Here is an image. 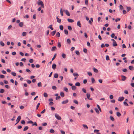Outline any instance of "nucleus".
Listing matches in <instances>:
<instances>
[{
	"label": "nucleus",
	"instance_id": "0eeeda50",
	"mask_svg": "<svg viewBox=\"0 0 134 134\" xmlns=\"http://www.w3.org/2000/svg\"><path fill=\"white\" fill-rule=\"evenodd\" d=\"M24 24V23L23 22H21L19 23V25L20 27H21L23 26Z\"/></svg>",
	"mask_w": 134,
	"mask_h": 134
},
{
	"label": "nucleus",
	"instance_id": "603ef678",
	"mask_svg": "<svg viewBox=\"0 0 134 134\" xmlns=\"http://www.w3.org/2000/svg\"><path fill=\"white\" fill-rule=\"evenodd\" d=\"M52 88L54 90H55L57 88L55 86H53L52 87Z\"/></svg>",
	"mask_w": 134,
	"mask_h": 134
},
{
	"label": "nucleus",
	"instance_id": "f257e3e1",
	"mask_svg": "<svg viewBox=\"0 0 134 134\" xmlns=\"http://www.w3.org/2000/svg\"><path fill=\"white\" fill-rule=\"evenodd\" d=\"M37 4L38 5H41V7L43 8L44 7V4L42 1H40L38 2H37Z\"/></svg>",
	"mask_w": 134,
	"mask_h": 134
},
{
	"label": "nucleus",
	"instance_id": "2f4dec72",
	"mask_svg": "<svg viewBox=\"0 0 134 134\" xmlns=\"http://www.w3.org/2000/svg\"><path fill=\"white\" fill-rule=\"evenodd\" d=\"M0 43L1 45L2 46H4V43L2 41H1L0 42Z\"/></svg>",
	"mask_w": 134,
	"mask_h": 134
},
{
	"label": "nucleus",
	"instance_id": "c756f323",
	"mask_svg": "<svg viewBox=\"0 0 134 134\" xmlns=\"http://www.w3.org/2000/svg\"><path fill=\"white\" fill-rule=\"evenodd\" d=\"M116 115L118 117L121 116V114L119 112H118L116 113Z\"/></svg>",
	"mask_w": 134,
	"mask_h": 134
},
{
	"label": "nucleus",
	"instance_id": "aec40b11",
	"mask_svg": "<svg viewBox=\"0 0 134 134\" xmlns=\"http://www.w3.org/2000/svg\"><path fill=\"white\" fill-rule=\"evenodd\" d=\"M60 12L61 15H62V16H63V11L62 8H61L60 9Z\"/></svg>",
	"mask_w": 134,
	"mask_h": 134
},
{
	"label": "nucleus",
	"instance_id": "393cba45",
	"mask_svg": "<svg viewBox=\"0 0 134 134\" xmlns=\"http://www.w3.org/2000/svg\"><path fill=\"white\" fill-rule=\"evenodd\" d=\"M75 85L76 86H80V84L79 82H77L75 83Z\"/></svg>",
	"mask_w": 134,
	"mask_h": 134
},
{
	"label": "nucleus",
	"instance_id": "473e14b6",
	"mask_svg": "<svg viewBox=\"0 0 134 134\" xmlns=\"http://www.w3.org/2000/svg\"><path fill=\"white\" fill-rule=\"evenodd\" d=\"M50 132L52 133H54V131L52 129H51L49 131Z\"/></svg>",
	"mask_w": 134,
	"mask_h": 134
},
{
	"label": "nucleus",
	"instance_id": "de8ad7c7",
	"mask_svg": "<svg viewBox=\"0 0 134 134\" xmlns=\"http://www.w3.org/2000/svg\"><path fill=\"white\" fill-rule=\"evenodd\" d=\"M27 123L28 124H33V122L31 120L29 121H27Z\"/></svg>",
	"mask_w": 134,
	"mask_h": 134
},
{
	"label": "nucleus",
	"instance_id": "58836bf2",
	"mask_svg": "<svg viewBox=\"0 0 134 134\" xmlns=\"http://www.w3.org/2000/svg\"><path fill=\"white\" fill-rule=\"evenodd\" d=\"M110 119L112 121H114V118L112 116H110Z\"/></svg>",
	"mask_w": 134,
	"mask_h": 134
},
{
	"label": "nucleus",
	"instance_id": "b1692460",
	"mask_svg": "<svg viewBox=\"0 0 134 134\" xmlns=\"http://www.w3.org/2000/svg\"><path fill=\"white\" fill-rule=\"evenodd\" d=\"M59 28L61 30H63V27L62 25H60L59 26Z\"/></svg>",
	"mask_w": 134,
	"mask_h": 134
},
{
	"label": "nucleus",
	"instance_id": "09e8293b",
	"mask_svg": "<svg viewBox=\"0 0 134 134\" xmlns=\"http://www.w3.org/2000/svg\"><path fill=\"white\" fill-rule=\"evenodd\" d=\"M106 59L107 60H109V58L108 55H107L106 56Z\"/></svg>",
	"mask_w": 134,
	"mask_h": 134
},
{
	"label": "nucleus",
	"instance_id": "39448f33",
	"mask_svg": "<svg viewBox=\"0 0 134 134\" xmlns=\"http://www.w3.org/2000/svg\"><path fill=\"white\" fill-rule=\"evenodd\" d=\"M124 98L123 97H119L118 99V101H119L121 102L124 100Z\"/></svg>",
	"mask_w": 134,
	"mask_h": 134
},
{
	"label": "nucleus",
	"instance_id": "ddd939ff",
	"mask_svg": "<svg viewBox=\"0 0 134 134\" xmlns=\"http://www.w3.org/2000/svg\"><path fill=\"white\" fill-rule=\"evenodd\" d=\"M65 12L66 14L68 16H69L70 15L69 12L67 10H65Z\"/></svg>",
	"mask_w": 134,
	"mask_h": 134
},
{
	"label": "nucleus",
	"instance_id": "49530a36",
	"mask_svg": "<svg viewBox=\"0 0 134 134\" xmlns=\"http://www.w3.org/2000/svg\"><path fill=\"white\" fill-rule=\"evenodd\" d=\"M127 11L128 12L131 9V8L130 7H127Z\"/></svg>",
	"mask_w": 134,
	"mask_h": 134
},
{
	"label": "nucleus",
	"instance_id": "3c124183",
	"mask_svg": "<svg viewBox=\"0 0 134 134\" xmlns=\"http://www.w3.org/2000/svg\"><path fill=\"white\" fill-rule=\"evenodd\" d=\"M37 85L38 87H40V86H42L41 82H39L37 84Z\"/></svg>",
	"mask_w": 134,
	"mask_h": 134
},
{
	"label": "nucleus",
	"instance_id": "c9c22d12",
	"mask_svg": "<svg viewBox=\"0 0 134 134\" xmlns=\"http://www.w3.org/2000/svg\"><path fill=\"white\" fill-rule=\"evenodd\" d=\"M64 32L65 34L66 35H68V32L67 30H64Z\"/></svg>",
	"mask_w": 134,
	"mask_h": 134
},
{
	"label": "nucleus",
	"instance_id": "052dcab7",
	"mask_svg": "<svg viewBox=\"0 0 134 134\" xmlns=\"http://www.w3.org/2000/svg\"><path fill=\"white\" fill-rule=\"evenodd\" d=\"M57 21L58 23H60L61 22V19L59 18L57 20Z\"/></svg>",
	"mask_w": 134,
	"mask_h": 134
},
{
	"label": "nucleus",
	"instance_id": "4c0bfd02",
	"mask_svg": "<svg viewBox=\"0 0 134 134\" xmlns=\"http://www.w3.org/2000/svg\"><path fill=\"white\" fill-rule=\"evenodd\" d=\"M82 90L83 91V92H84V93H86V90L84 88H83L82 89Z\"/></svg>",
	"mask_w": 134,
	"mask_h": 134
},
{
	"label": "nucleus",
	"instance_id": "f8f14e48",
	"mask_svg": "<svg viewBox=\"0 0 134 134\" xmlns=\"http://www.w3.org/2000/svg\"><path fill=\"white\" fill-rule=\"evenodd\" d=\"M129 69L131 70H133L134 69V67L132 66H129Z\"/></svg>",
	"mask_w": 134,
	"mask_h": 134
},
{
	"label": "nucleus",
	"instance_id": "f03ea898",
	"mask_svg": "<svg viewBox=\"0 0 134 134\" xmlns=\"http://www.w3.org/2000/svg\"><path fill=\"white\" fill-rule=\"evenodd\" d=\"M55 118L59 120H61L62 119L61 117L58 114H55Z\"/></svg>",
	"mask_w": 134,
	"mask_h": 134
},
{
	"label": "nucleus",
	"instance_id": "cd10ccee",
	"mask_svg": "<svg viewBox=\"0 0 134 134\" xmlns=\"http://www.w3.org/2000/svg\"><path fill=\"white\" fill-rule=\"evenodd\" d=\"M93 70L94 71L96 72L97 73L98 72V70L95 68H93Z\"/></svg>",
	"mask_w": 134,
	"mask_h": 134
},
{
	"label": "nucleus",
	"instance_id": "bf43d9fd",
	"mask_svg": "<svg viewBox=\"0 0 134 134\" xmlns=\"http://www.w3.org/2000/svg\"><path fill=\"white\" fill-rule=\"evenodd\" d=\"M56 54H55L54 55V56L53 57V58L52 59V60H53L54 59V58H55V57H56Z\"/></svg>",
	"mask_w": 134,
	"mask_h": 134
},
{
	"label": "nucleus",
	"instance_id": "7c9ffc66",
	"mask_svg": "<svg viewBox=\"0 0 134 134\" xmlns=\"http://www.w3.org/2000/svg\"><path fill=\"white\" fill-rule=\"evenodd\" d=\"M91 81L92 83H93L95 82V80L93 78H91Z\"/></svg>",
	"mask_w": 134,
	"mask_h": 134
},
{
	"label": "nucleus",
	"instance_id": "f3484780",
	"mask_svg": "<svg viewBox=\"0 0 134 134\" xmlns=\"http://www.w3.org/2000/svg\"><path fill=\"white\" fill-rule=\"evenodd\" d=\"M93 18H90V20H89L88 21V22L90 24H91L93 22Z\"/></svg>",
	"mask_w": 134,
	"mask_h": 134
},
{
	"label": "nucleus",
	"instance_id": "6ab92c4d",
	"mask_svg": "<svg viewBox=\"0 0 134 134\" xmlns=\"http://www.w3.org/2000/svg\"><path fill=\"white\" fill-rule=\"evenodd\" d=\"M48 28L50 29L51 30H53V28L52 27V25H49L48 27Z\"/></svg>",
	"mask_w": 134,
	"mask_h": 134
},
{
	"label": "nucleus",
	"instance_id": "2eb2a0df",
	"mask_svg": "<svg viewBox=\"0 0 134 134\" xmlns=\"http://www.w3.org/2000/svg\"><path fill=\"white\" fill-rule=\"evenodd\" d=\"M86 96L88 99H89V98H90V93H87L86 94Z\"/></svg>",
	"mask_w": 134,
	"mask_h": 134
},
{
	"label": "nucleus",
	"instance_id": "a18cd8bd",
	"mask_svg": "<svg viewBox=\"0 0 134 134\" xmlns=\"http://www.w3.org/2000/svg\"><path fill=\"white\" fill-rule=\"evenodd\" d=\"M56 35L58 37H60V33L59 32H58L57 33Z\"/></svg>",
	"mask_w": 134,
	"mask_h": 134
},
{
	"label": "nucleus",
	"instance_id": "4d7b16f0",
	"mask_svg": "<svg viewBox=\"0 0 134 134\" xmlns=\"http://www.w3.org/2000/svg\"><path fill=\"white\" fill-rule=\"evenodd\" d=\"M83 51L85 53H86L87 52V49L84 48L83 49Z\"/></svg>",
	"mask_w": 134,
	"mask_h": 134
},
{
	"label": "nucleus",
	"instance_id": "c85d7f7f",
	"mask_svg": "<svg viewBox=\"0 0 134 134\" xmlns=\"http://www.w3.org/2000/svg\"><path fill=\"white\" fill-rule=\"evenodd\" d=\"M56 48L55 46H54L51 49V51H54Z\"/></svg>",
	"mask_w": 134,
	"mask_h": 134
},
{
	"label": "nucleus",
	"instance_id": "a878e982",
	"mask_svg": "<svg viewBox=\"0 0 134 134\" xmlns=\"http://www.w3.org/2000/svg\"><path fill=\"white\" fill-rule=\"evenodd\" d=\"M62 55L63 58H66V55L64 53L62 54Z\"/></svg>",
	"mask_w": 134,
	"mask_h": 134
},
{
	"label": "nucleus",
	"instance_id": "79ce46f5",
	"mask_svg": "<svg viewBox=\"0 0 134 134\" xmlns=\"http://www.w3.org/2000/svg\"><path fill=\"white\" fill-rule=\"evenodd\" d=\"M11 74L14 76H15L16 75V73L14 72H12L11 73Z\"/></svg>",
	"mask_w": 134,
	"mask_h": 134
},
{
	"label": "nucleus",
	"instance_id": "6e6d98bb",
	"mask_svg": "<svg viewBox=\"0 0 134 134\" xmlns=\"http://www.w3.org/2000/svg\"><path fill=\"white\" fill-rule=\"evenodd\" d=\"M40 103H38L37 104V106H36V109H38L39 107L40 106Z\"/></svg>",
	"mask_w": 134,
	"mask_h": 134
},
{
	"label": "nucleus",
	"instance_id": "1a4fd4ad",
	"mask_svg": "<svg viewBox=\"0 0 134 134\" xmlns=\"http://www.w3.org/2000/svg\"><path fill=\"white\" fill-rule=\"evenodd\" d=\"M77 26H79L80 27H81V24L80 23V21H77Z\"/></svg>",
	"mask_w": 134,
	"mask_h": 134
},
{
	"label": "nucleus",
	"instance_id": "13d9d810",
	"mask_svg": "<svg viewBox=\"0 0 134 134\" xmlns=\"http://www.w3.org/2000/svg\"><path fill=\"white\" fill-rule=\"evenodd\" d=\"M26 32H23L22 34V35L23 36H25L26 35Z\"/></svg>",
	"mask_w": 134,
	"mask_h": 134
},
{
	"label": "nucleus",
	"instance_id": "9d476101",
	"mask_svg": "<svg viewBox=\"0 0 134 134\" xmlns=\"http://www.w3.org/2000/svg\"><path fill=\"white\" fill-rule=\"evenodd\" d=\"M82 126L84 129H88V127L86 125L83 124L82 125Z\"/></svg>",
	"mask_w": 134,
	"mask_h": 134
},
{
	"label": "nucleus",
	"instance_id": "bb28decb",
	"mask_svg": "<svg viewBox=\"0 0 134 134\" xmlns=\"http://www.w3.org/2000/svg\"><path fill=\"white\" fill-rule=\"evenodd\" d=\"M72 89L73 90H75L76 89V87L75 86H73L71 87Z\"/></svg>",
	"mask_w": 134,
	"mask_h": 134
},
{
	"label": "nucleus",
	"instance_id": "e2e57ef3",
	"mask_svg": "<svg viewBox=\"0 0 134 134\" xmlns=\"http://www.w3.org/2000/svg\"><path fill=\"white\" fill-rule=\"evenodd\" d=\"M26 71L27 72H29V73H30L31 72L30 70L29 69H26Z\"/></svg>",
	"mask_w": 134,
	"mask_h": 134
},
{
	"label": "nucleus",
	"instance_id": "7ed1b4c3",
	"mask_svg": "<svg viewBox=\"0 0 134 134\" xmlns=\"http://www.w3.org/2000/svg\"><path fill=\"white\" fill-rule=\"evenodd\" d=\"M73 75L75 77V80H76L79 76V74L77 73H74L73 74Z\"/></svg>",
	"mask_w": 134,
	"mask_h": 134
},
{
	"label": "nucleus",
	"instance_id": "8fccbe9b",
	"mask_svg": "<svg viewBox=\"0 0 134 134\" xmlns=\"http://www.w3.org/2000/svg\"><path fill=\"white\" fill-rule=\"evenodd\" d=\"M64 90L66 92H67L68 91V88L66 87H64Z\"/></svg>",
	"mask_w": 134,
	"mask_h": 134
},
{
	"label": "nucleus",
	"instance_id": "37998d69",
	"mask_svg": "<svg viewBox=\"0 0 134 134\" xmlns=\"http://www.w3.org/2000/svg\"><path fill=\"white\" fill-rule=\"evenodd\" d=\"M4 92V90L3 89H1L0 90V93H2Z\"/></svg>",
	"mask_w": 134,
	"mask_h": 134
},
{
	"label": "nucleus",
	"instance_id": "a19ab883",
	"mask_svg": "<svg viewBox=\"0 0 134 134\" xmlns=\"http://www.w3.org/2000/svg\"><path fill=\"white\" fill-rule=\"evenodd\" d=\"M43 95L45 97H47L48 96V94L46 93H44L43 94Z\"/></svg>",
	"mask_w": 134,
	"mask_h": 134
},
{
	"label": "nucleus",
	"instance_id": "4be33fe9",
	"mask_svg": "<svg viewBox=\"0 0 134 134\" xmlns=\"http://www.w3.org/2000/svg\"><path fill=\"white\" fill-rule=\"evenodd\" d=\"M28 128H29V127L28 126H26L24 128V130H23V131H26V130H27L28 129Z\"/></svg>",
	"mask_w": 134,
	"mask_h": 134
},
{
	"label": "nucleus",
	"instance_id": "20e7f679",
	"mask_svg": "<svg viewBox=\"0 0 134 134\" xmlns=\"http://www.w3.org/2000/svg\"><path fill=\"white\" fill-rule=\"evenodd\" d=\"M21 119V117L20 116H19L17 118V119L16 120L17 122L15 124V125L17 124L19 121Z\"/></svg>",
	"mask_w": 134,
	"mask_h": 134
},
{
	"label": "nucleus",
	"instance_id": "5701e85b",
	"mask_svg": "<svg viewBox=\"0 0 134 134\" xmlns=\"http://www.w3.org/2000/svg\"><path fill=\"white\" fill-rule=\"evenodd\" d=\"M66 41L67 43H68L69 44H70L71 43V41L69 39H67Z\"/></svg>",
	"mask_w": 134,
	"mask_h": 134
},
{
	"label": "nucleus",
	"instance_id": "423d86ee",
	"mask_svg": "<svg viewBox=\"0 0 134 134\" xmlns=\"http://www.w3.org/2000/svg\"><path fill=\"white\" fill-rule=\"evenodd\" d=\"M68 102V100L66 99L65 100L63 101L62 102V103L63 104H65L67 103Z\"/></svg>",
	"mask_w": 134,
	"mask_h": 134
},
{
	"label": "nucleus",
	"instance_id": "6e6552de",
	"mask_svg": "<svg viewBox=\"0 0 134 134\" xmlns=\"http://www.w3.org/2000/svg\"><path fill=\"white\" fill-rule=\"evenodd\" d=\"M52 67L53 69H55L56 67V65L55 64H53L52 65Z\"/></svg>",
	"mask_w": 134,
	"mask_h": 134
},
{
	"label": "nucleus",
	"instance_id": "5fc2aeb1",
	"mask_svg": "<svg viewBox=\"0 0 134 134\" xmlns=\"http://www.w3.org/2000/svg\"><path fill=\"white\" fill-rule=\"evenodd\" d=\"M26 81L29 84H30L31 83V81L30 80H27Z\"/></svg>",
	"mask_w": 134,
	"mask_h": 134
},
{
	"label": "nucleus",
	"instance_id": "c03bdc74",
	"mask_svg": "<svg viewBox=\"0 0 134 134\" xmlns=\"http://www.w3.org/2000/svg\"><path fill=\"white\" fill-rule=\"evenodd\" d=\"M123 103L125 106H128V104L126 102H123Z\"/></svg>",
	"mask_w": 134,
	"mask_h": 134
},
{
	"label": "nucleus",
	"instance_id": "e433bc0d",
	"mask_svg": "<svg viewBox=\"0 0 134 134\" xmlns=\"http://www.w3.org/2000/svg\"><path fill=\"white\" fill-rule=\"evenodd\" d=\"M68 30L70 31H71L72 29L71 27L70 26H68Z\"/></svg>",
	"mask_w": 134,
	"mask_h": 134
},
{
	"label": "nucleus",
	"instance_id": "72a5a7b5",
	"mask_svg": "<svg viewBox=\"0 0 134 134\" xmlns=\"http://www.w3.org/2000/svg\"><path fill=\"white\" fill-rule=\"evenodd\" d=\"M56 31L55 30L52 32L51 34L53 36L56 33Z\"/></svg>",
	"mask_w": 134,
	"mask_h": 134
},
{
	"label": "nucleus",
	"instance_id": "ea45409f",
	"mask_svg": "<svg viewBox=\"0 0 134 134\" xmlns=\"http://www.w3.org/2000/svg\"><path fill=\"white\" fill-rule=\"evenodd\" d=\"M97 107L98 109H99V110L100 111V112H101L102 111H101V108H100V106H99V105L98 104H97Z\"/></svg>",
	"mask_w": 134,
	"mask_h": 134
},
{
	"label": "nucleus",
	"instance_id": "69168bd1",
	"mask_svg": "<svg viewBox=\"0 0 134 134\" xmlns=\"http://www.w3.org/2000/svg\"><path fill=\"white\" fill-rule=\"evenodd\" d=\"M75 53L77 55H79L80 54V53L79 51H76Z\"/></svg>",
	"mask_w": 134,
	"mask_h": 134
},
{
	"label": "nucleus",
	"instance_id": "dca6fc26",
	"mask_svg": "<svg viewBox=\"0 0 134 134\" xmlns=\"http://www.w3.org/2000/svg\"><path fill=\"white\" fill-rule=\"evenodd\" d=\"M117 45V44L116 41L113 42V46H116Z\"/></svg>",
	"mask_w": 134,
	"mask_h": 134
},
{
	"label": "nucleus",
	"instance_id": "f704fd0d",
	"mask_svg": "<svg viewBox=\"0 0 134 134\" xmlns=\"http://www.w3.org/2000/svg\"><path fill=\"white\" fill-rule=\"evenodd\" d=\"M94 109L96 111L97 113L99 114V111L97 109V108H95Z\"/></svg>",
	"mask_w": 134,
	"mask_h": 134
},
{
	"label": "nucleus",
	"instance_id": "a211bd4d",
	"mask_svg": "<svg viewBox=\"0 0 134 134\" xmlns=\"http://www.w3.org/2000/svg\"><path fill=\"white\" fill-rule=\"evenodd\" d=\"M60 95L62 97H63L64 96V94L63 92H60Z\"/></svg>",
	"mask_w": 134,
	"mask_h": 134
},
{
	"label": "nucleus",
	"instance_id": "774afa93",
	"mask_svg": "<svg viewBox=\"0 0 134 134\" xmlns=\"http://www.w3.org/2000/svg\"><path fill=\"white\" fill-rule=\"evenodd\" d=\"M74 102L77 104H78V101L76 100H75L74 101Z\"/></svg>",
	"mask_w": 134,
	"mask_h": 134
},
{
	"label": "nucleus",
	"instance_id": "9b49d317",
	"mask_svg": "<svg viewBox=\"0 0 134 134\" xmlns=\"http://www.w3.org/2000/svg\"><path fill=\"white\" fill-rule=\"evenodd\" d=\"M121 76L122 77V81H124L126 78V77L123 75H122Z\"/></svg>",
	"mask_w": 134,
	"mask_h": 134
},
{
	"label": "nucleus",
	"instance_id": "0e129e2a",
	"mask_svg": "<svg viewBox=\"0 0 134 134\" xmlns=\"http://www.w3.org/2000/svg\"><path fill=\"white\" fill-rule=\"evenodd\" d=\"M122 71L124 72H126L127 71V70L126 69H124L122 70Z\"/></svg>",
	"mask_w": 134,
	"mask_h": 134
},
{
	"label": "nucleus",
	"instance_id": "680f3d73",
	"mask_svg": "<svg viewBox=\"0 0 134 134\" xmlns=\"http://www.w3.org/2000/svg\"><path fill=\"white\" fill-rule=\"evenodd\" d=\"M21 123L23 124H24L25 123V122L24 120H23L21 121Z\"/></svg>",
	"mask_w": 134,
	"mask_h": 134
},
{
	"label": "nucleus",
	"instance_id": "338daca9",
	"mask_svg": "<svg viewBox=\"0 0 134 134\" xmlns=\"http://www.w3.org/2000/svg\"><path fill=\"white\" fill-rule=\"evenodd\" d=\"M12 26L11 25H10L8 27V30H10L12 27Z\"/></svg>",
	"mask_w": 134,
	"mask_h": 134
},
{
	"label": "nucleus",
	"instance_id": "864d4df0",
	"mask_svg": "<svg viewBox=\"0 0 134 134\" xmlns=\"http://www.w3.org/2000/svg\"><path fill=\"white\" fill-rule=\"evenodd\" d=\"M58 46L59 48H60L61 47V43L60 42H58Z\"/></svg>",
	"mask_w": 134,
	"mask_h": 134
},
{
	"label": "nucleus",
	"instance_id": "4468645a",
	"mask_svg": "<svg viewBox=\"0 0 134 134\" xmlns=\"http://www.w3.org/2000/svg\"><path fill=\"white\" fill-rule=\"evenodd\" d=\"M68 22L70 23H72L74 22V21L71 19H68Z\"/></svg>",
	"mask_w": 134,
	"mask_h": 134
},
{
	"label": "nucleus",
	"instance_id": "412c9836",
	"mask_svg": "<svg viewBox=\"0 0 134 134\" xmlns=\"http://www.w3.org/2000/svg\"><path fill=\"white\" fill-rule=\"evenodd\" d=\"M58 77V75L57 73L55 74L54 75V77L55 78H57Z\"/></svg>",
	"mask_w": 134,
	"mask_h": 134
}]
</instances>
